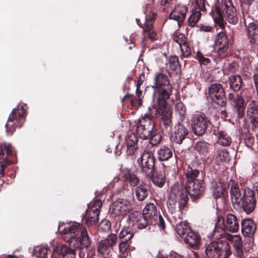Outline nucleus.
Returning a JSON list of instances; mask_svg holds the SVG:
<instances>
[{
    "instance_id": "0e129e2a",
    "label": "nucleus",
    "mask_w": 258,
    "mask_h": 258,
    "mask_svg": "<svg viewBox=\"0 0 258 258\" xmlns=\"http://www.w3.org/2000/svg\"><path fill=\"white\" fill-rule=\"evenodd\" d=\"M86 249L84 248H81L79 250V255L80 258H85L87 257L86 254Z\"/></svg>"
},
{
    "instance_id": "f8f14e48",
    "label": "nucleus",
    "mask_w": 258,
    "mask_h": 258,
    "mask_svg": "<svg viewBox=\"0 0 258 258\" xmlns=\"http://www.w3.org/2000/svg\"><path fill=\"white\" fill-rule=\"evenodd\" d=\"M209 95L212 100L221 106H225L226 103L225 94L222 86L220 84H213L209 89Z\"/></svg>"
},
{
    "instance_id": "c85d7f7f",
    "label": "nucleus",
    "mask_w": 258,
    "mask_h": 258,
    "mask_svg": "<svg viewBox=\"0 0 258 258\" xmlns=\"http://www.w3.org/2000/svg\"><path fill=\"white\" fill-rule=\"evenodd\" d=\"M122 172L123 177L129 182L131 185L136 186L139 184V178L128 168L123 169Z\"/></svg>"
},
{
    "instance_id": "052dcab7",
    "label": "nucleus",
    "mask_w": 258,
    "mask_h": 258,
    "mask_svg": "<svg viewBox=\"0 0 258 258\" xmlns=\"http://www.w3.org/2000/svg\"><path fill=\"white\" fill-rule=\"evenodd\" d=\"M136 93L138 98L143 97V96H142V91L140 89V84H137Z\"/></svg>"
},
{
    "instance_id": "6e6552de",
    "label": "nucleus",
    "mask_w": 258,
    "mask_h": 258,
    "mask_svg": "<svg viewBox=\"0 0 258 258\" xmlns=\"http://www.w3.org/2000/svg\"><path fill=\"white\" fill-rule=\"evenodd\" d=\"M15 154L11 144H0V178L5 175V167L14 162L12 158H15Z\"/></svg>"
},
{
    "instance_id": "a18cd8bd",
    "label": "nucleus",
    "mask_w": 258,
    "mask_h": 258,
    "mask_svg": "<svg viewBox=\"0 0 258 258\" xmlns=\"http://www.w3.org/2000/svg\"><path fill=\"white\" fill-rule=\"evenodd\" d=\"M175 109L176 112L180 116V119L181 120H183L186 113V108L183 103L179 102L176 103Z\"/></svg>"
},
{
    "instance_id": "f257e3e1",
    "label": "nucleus",
    "mask_w": 258,
    "mask_h": 258,
    "mask_svg": "<svg viewBox=\"0 0 258 258\" xmlns=\"http://www.w3.org/2000/svg\"><path fill=\"white\" fill-rule=\"evenodd\" d=\"M154 217H157L156 207L154 203H149L143 209V214L134 211L128 215L127 221L132 226L142 229L148 226L149 219Z\"/></svg>"
},
{
    "instance_id": "7ed1b4c3",
    "label": "nucleus",
    "mask_w": 258,
    "mask_h": 258,
    "mask_svg": "<svg viewBox=\"0 0 258 258\" xmlns=\"http://www.w3.org/2000/svg\"><path fill=\"white\" fill-rule=\"evenodd\" d=\"M205 253L208 258H228L231 250L226 241L214 240L205 245Z\"/></svg>"
},
{
    "instance_id": "c9c22d12",
    "label": "nucleus",
    "mask_w": 258,
    "mask_h": 258,
    "mask_svg": "<svg viewBox=\"0 0 258 258\" xmlns=\"http://www.w3.org/2000/svg\"><path fill=\"white\" fill-rule=\"evenodd\" d=\"M215 159L219 165L227 162L230 160L229 153L225 150H219L215 155Z\"/></svg>"
},
{
    "instance_id": "72a5a7b5",
    "label": "nucleus",
    "mask_w": 258,
    "mask_h": 258,
    "mask_svg": "<svg viewBox=\"0 0 258 258\" xmlns=\"http://www.w3.org/2000/svg\"><path fill=\"white\" fill-rule=\"evenodd\" d=\"M158 158L161 161L167 160L172 156V152L170 148L163 146L157 151Z\"/></svg>"
},
{
    "instance_id": "423d86ee",
    "label": "nucleus",
    "mask_w": 258,
    "mask_h": 258,
    "mask_svg": "<svg viewBox=\"0 0 258 258\" xmlns=\"http://www.w3.org/2000/svg\"><path fill=\"white\" fill-rule=\"evenodd\" d=\"M188 199L187 193L184 188L182 187L180 188L178 185H174L171 187L167 201V205L169 208H171L172 211L175 208L177 201L179 202V208L181 209L185 206Z\"/></svg>"
},
{
    "instance_id": "ddd939ff",
    "label": "nucleus",
    "mask_w": 258,
    "mask_h": 258,
    "mask_svg": "<svg viewBox=\"0 0 258 258\" xmlns=\"http://www.w3.org/2000/svg\"><path fill=\"white\" fill-rule=\"evenodd\" d=\"M132 209L131 203L127 200L118 199L111 207V213L115 216H124Z\"/></svg>"
},
{
    "instance_id": "3c124183",
    "label": "nucleus",
    "mask_w": 258,
    "mask_h": 258,
    "mask_svg": "<svg viewBox=\"0 0 258 258\" xmlns=\"http://www.w3.org/2000/svg\"><path fill=\"white\" fill-rule=\"evenodd\" d=\"M179 46L183 57H188L191 54V49L187 41Z\"/></svg>"
},
{
    "instance_id": "338daca9",
    "label": "nucleus",
    "mask_w": 258,
    "mask_h": 258,
    "mask_svg": "<svg viewBox=\"0 0 258 258\" xmlns=\"http://www.w3.org/2000/svg\"><path fill=\"white\" fill-rule=\"evenodd\" d=\"M212 29V27L209 26H203L201 28V29L205 32H210Z\"/></svg>"
},
{
    "instance_id": "7c9ffc66",
    "label": "nucleus",
    "mask_w": 258,
    "mask_h": 258,
    "mask_svg": "<svg viewBox=\"0 0 258 258\" xmlns=\"http://www.w3.org/2000/svg\"><path fill=\"white\" fill-rule=\"evenodd\" d=\"M175 230L177 234L182 238H183L191 230L186 221L181 222L177 224L175 226Z\"/></svg>"
},
{
    "instance_id": "cd10ccee",
    "label": "nucleus",
    "mask_w": 258,
    "mask_h": 258,
    "mask_svg": "<svg viewBox=\"0 0 258 258\" xmlns=\"http://www.w3.org/2000/svg\"><path fill=\"white\" fill-rule=\"evenodd\" d=\"M119 258H131L130 251V243L127 241H121L119 243Z\"/></svg>"
},
{
    "instance_id": "37998d69",
    "label": "nucleus",
    "mask_w": 258,
    "mask_h": 258,
    "mask_svg": "<svg viewBox=\"0 0 258 258\" xmlns=\"http://www.w3.org/2000/svg\"><path fill=\"white\" fill-rule=\"evenodd\" d=\"M110 249H111L110 247H109L102 240H101L98 242L97 245V251L101 255H105L106 254H108L110 251Z\"/></svg>"
},
{
    "instance_id": "680f3d73",
    "label": "nucleus",
    "mask_w": 258,
    "mask_h": 258,
    "mask_svg": "<svg viewBox=\"0 0 258 258\" xmlns=\"http://www.w3.org/2000/svg\"><path fill=\"white\" fill-rule=\"evenodd\" d=\"M128 232V229H123L119 234V237L120 239H123Z\"/></svg>"
},
{
    "instance_id": "2f4dec72",
    "label": "nucleus",
    "mask_w": 258,
    "mask_h": 258,
    "mask_svg": "<svg viewBox=\"0 0 258 258\" xmlns=\"http://www.w3.org/2000/svg\"><path fill=\"white\" fill-rule=\"evenodd\" d=\"M149 186L146 184H141L137 187L136 190L137 199L140 201L144 200L149 193Z\"/></svg>"
},
{
    "instance_id": "4be33fe9",
    "label": "nucleus",
    "mask_w": 258,
    "mask_h": 258,
    "mask_svg": "<svg viewBox=\"0 0 258 258\" xmlns=\"http://www.w3.org/2000/svg\"><path fill=\"white\" fill-rule=\"evenodd\" d=\"M188 134V130L183 124L178 123L175 126L172 138L175 143L181 144Z\"/></svg>"
},
{
    "instance_id": "5701e85b",
    "label": "nucleus",
    "mask_w": 258,
    "mask_h": 258,
    "mask_svg": "<svg viewBox=\"0 0 258 258\" xmlns=\"http://www.w3.org/2000/svg\"><path fill=\"white\" fill-rule=\"evenodd\" d=\"M247 115L252 125L256 126L258 124V104L255 101L249 102L247 106Z\"/></svg>"
},
{
    "instance_id": "473e14b6",
    "label": "nucleus",
    "mask_w": 258,
    "mask_h": 258,
    "mask_svg": "<svg viewBox=\"0 0 258 258\" xmlns=\"http://www.w3.org/2000/svg\"><path fill=\"white\" fill-rule=\"evenodd\" d=\"M215 134L217 136V143L223 146H228L231 143V138L224 132L218 131Z\"/></svg>"
},
{
    "instance_id": "a878e982",
    "label": "nucleus",
    "mask_w": 258,
    "mask_h": 258,
    "mask_svg": "<svg viewBox=\"0 0 258 258\" xmlns=\"http://www.w3.org/2000/svg\"><path fill=\"white\" fill-rule=\"evenodd\" d=\"M245 26L249 42L251 44L255 43L258 38V27L254 22L249 23L248 25L245 23Z\"/></svg>"
},
{
    "instance_id": "39448f33",
    "label": "nucleus",
    "mask_w": 258,
    "mask_h": 258,
    "mask_svg": "<svg viewBox=\"0 0 258 258\" xmlns=\"http://www.w3.org/2000/svg\"><path fill=\"white\" fill-rule=\"evenodd\" d=\"M239 229V222L236 216L232 214L227 215L225 220L223 218H219L217 222L215 225V230L213 231V235L218 236L216 235L217 232H221L225 230L229 232L234 233L237 232Z\"/></svg>"
},
{
    "instance_id": "79ce46f5",
    "label": "nucleus",
    "mask_w": 258,
    "mask_h": 258,
    "mask_svg": "<svg viewBox=\"0 0 258 258\" xmlns=\"http://www.w3.org/2000/svg\"><path fill=\"white\" fill-rule=\"evenodd\" d=\"M201 13L200 11H193L188 19V24L189 26L194 27L201 18Z\"/></svg>"
},
{
    "instance_id": "2eb2a0df",
    "label": "nucleus",
    "mask_w": 258,
    "mask_h": 258,
    "mask_svg": "<svg viewBox=\"0 0 258 258\" xmlns=\"http://www.w3.org/2000/svg\"><path fill=\"white\" fill-rule=\"evenodd\" d=\"M208 127V120L202 115L197 116L192 121V130L194 133L197 136L204 135Z\"/></svg>"
},
{
    "instance_id": "58836bf2",
    "label": "nucleus",
    "mask_w": 258,
    "mask_h": 258,
    "mask_svg": "<svg viewBox=\"0 0 258 258\" xmlns=\"http://www.w3.org/2000/svg\"><path fill=\"white\" fill-rule=\"evenodd\" d=\"M148 177H151L153 183L159 187H162L165 183V175L162 171L156 172L155 176Z\"/></svg>"
},
{
    "instance_id": "774afa93",
    "label": "nucleus",
    "mask_w": 258,
    "mask_h": 258,
    "mask_svg": "<svg viewBox=\"0 0 258 258\" xmlns=\"http://www.w3.org/2000/svg\"><path fill=\"white\" fill-rule=\"evenodd\" d=\"M254 142L253 138H248L246 140H245V143L247 145V146H249L250 145H252Z\"/></svg>"
},
{
    "instance_id": "ea45409f",
    "label": "nucleus",
    "mask_w": 258,
    "mask_h": 258,
    "mask_svg": "<svg viewBox=\"0 0 258 258\" xmlns=\"http://www.w3.org/2000/svg\"><path fill=\"white\" fill-rule=\"evenodd\" d=\"M195 149L200 154L206 155L209 153V147L207 143L199 141L196 143Z\"/></svg>"
},
{
    "instance_id": "20e7f679",
    "label": "nucleus",
    "mask_w": 258,
    "mask_h": 258,
    "mask_svg": "<svg viewBox=\"0 0 258 258\" xmlns=\"http://www.w3.org/2000/svg\"><path fill=\"white\" fill-rule=\"evenodd\" d=\"M154 89L153 100L156 97V93H158L157 98L169 99L172 91V87L169 83L166 75L160 73L155 77V85L152 86Z\"/></svg>"
},
{
    "instance_id": "864d4df0",
    "label": "nucleus",
    "mask_w": 258,
    "mask_h": 258,
    "mask_svg": "<svg viewBox=\"0 0 258 258\" xmlns=\"http://www.w3.org/2000/svg\"><path fill=\"white\" fill-rule=\"evenodd\" d=\"M58 254L63 256H64L68 254L74 255V250H72L69 245H63L59 250Z\"/></svg>"
},
{
    "instance_id": "9b49d317",
    "label": "nucleus",
    "mask_w": 258,
    "mask_h": 258,
    "mask_svg": "<svg viewBox=\"0 0 258 258\" xmlns=\"http://www.w3.org/2000/svg\"><path fill=\"white\" fill-rule=\"evenodd\" d=\"M242 197L243 199L241 202V205L237 209L243 210L247 214L251 213L256 205V198L254 191L248 188H245Z\"/></svg>"
},
{
    "instance_id": "8fccbe9b",
    "label": "nucleus",
    "mask_w": 258,
    "mask_h": 258,
    "mask_svg": "<svg viewBox=\"0 0 258 258\" xmlns=\"http://www.w3.org/2000/svg\"><path fill=\"white\" fill-rule=\"evenodd\" d=\"M47 248L40 246L36 247L33 251V254L37 257L40 258H46L47 253Z\"/></svg>"
},
{
    "instance_id": "aec40b11",
    "label": "nucleus",
    "mask_w": 258,
    "mask_h": 258,
    "mask_svg": "<svg viewBox=\"0 0 258 258\" xmlns=\"http://www.w3.org/2000/svg\"><path fill=\"white\" fill-rule=\"evenodd\" d=\"M138 138L135 134H128L125 138L126 153L128 155H136L138 153Z\"/></svg>"
},
{
    "instance_id": "c03bdc74",
    "label": "nucleus",
    "mask_w": 258,
    "mask_h": 258,
    "mask_svg": "<svg viewBox=\"0 0 258 258\" xmlns=\"http://www.w3.org/2000/svg\"><path fill=\"white\" fill-rule=\"evenodd\" d=\"M117 236L114 234L109 235L106 238L102 240L109 247L112 249L113 247L116 245L117 241Z\"/></svg>"
},
{
    "instance_id": "f704fd0d",
    "label": "nucleus",
    "mask_w": 258,
    "mask_h": 258,
    "mask_svg": "<svg viewBox=\"0 0 258 258\" xmlns=\"http://www.w3.org/2000/svg\"><path fill=\"white\" fill-rule=\"evenodd\" d=\"M184 173L187 179V182H192L195 181L196 180H198L197 178L200 172L198 169L194 168L190 166H188L185 169Z\"/></svg>"
},
{
    "instance_id": "dca6fc26",
    "label": "nucleus",
    "mask_w": 258,
    "mask_h": 258,
    "mask_svg": "<svg viewBox=\"0 0 258 258\" xmlns=\"http://www.w3.org/2000/svg\"><path fill=\"white\" fill-rule=\"evenodd\" d=\"M231 188L230 190L231 200L234 208L237 209V207L241 205V202L243 198V191L244 189H240L238 184L234 181H230Z\"/></svg>"
},
{
    "instance_id": "c756f323",
    "label": "nucleus",
    "mask_w": 258,
    "mask_h": 258,
    "mask_svg": "<svg viewBox=\"0 0 258 258\" xmlns=\"http://www.w3.org/2000/svg\"><path fill=\"white\" fill-rule=\"evenodd\" d=\"M185 243L191 246H197L200 242V237L191 230L183 238Z\"/></svg>"
},
{
    "instance_id": "bf43d9fd",
    "label": "nucleus",
    "mask_w": 258,
    "mask_h": 258,
    "mask_svg": "<svg viewBox=\"0 0 258 258\" xmlns=\"http://www.w3.org/2000/svg\"><path fill=\"white\" fill-rule=\"evenodd\" d=\"M102 204L101 200L97 199L94 201L93 204V207L92 209H96L97 210H99V209L102 207Z\"/></svg>"
},
{
    "instance_id": "6e6d98bb",
    "label": "nucleus",
    "mask_w": 258,
    "mask_h": 258,
    "mask_svg": "<svg viewBox=\"0 0 258 258\" xmlns=\"http://www.w3.org/2000/svg\"><path fill=\"white\" fill-rule=\"evenodd\" d=\"M153 30V22L152 21H147L144 25V32L147 33Z\"/></svg>"
},
{
    "instance_id": "a19ab883",
    "label": "nucleus",
    "mask_w": 258,
    "mask_h": 258,
    "mask_svg": "<svg viewBox=\"0 0 258 258\" xmlns=\"http://www.w3.org/2000/svg\"><path fill=\"white\" fill-rule=\"evenodd\" d=\"M80 235V237L79 236V240L82 244L86 247H88L91 244V240L85 227L83 228Z\"/></svg>"
},
{
    "instance_id": "e433bc0d",
    "label": "nucleus",
    "mask_w": 258,
    "mask_h": 258,
    "mask_svg": "<svg viewBox=\"0 0 258 258\" xmlns=\"http://www.w3.org/2000/svg\"><path fill=\"white\" fill-rule=\"evenodd\" d=\"M242 79L240 76H232L229 78V85L234 91H238L242 87Z\"/></svg>"
},
{
    "instance_id": "6ab92c4d",
    "label": "nucleus",
    "mask_w": 258,
    "mask_h": 258,
    "mask_svg": "<svg viewBox=\"0 0 258 258\" xmlns=\"http://www.w3.org/2000/svg\"><path fill=\"white\" fill-rule=\"evenodd\" d=\"M229 47V41L227 36L223 32H219L216 36L215 48L220 55L223 54Z\"/></svg>"
},
{
    "instance_id": "393cba45",
    "label": "nucleus",
    "mask_w": 258,
    "mask_h": 258,
    "mask_svg": "<svg viewBox=\"0 0 258 258\" xmlns=\"http://www.w3.org/2000/svg\"><path fill=\"white\" fill-rule=\"evenodd\" d=\"M241 231L245 236L250 237L255 233L256 226L253 220L250 219H245L241 221Z\"/></svg>"
},
{
    "instance_id": "bb28decb",
    "label": "nucleus",
    "mask_w": 258,
    "mask_h": 258,
    "mask_svg": "<svg viewBox=\"0 0 258 258\" xmlns=\"http://www.w3.org/2000/svg\"><path fill=\"white\" fill-rule=\"evenodd\" d=\"M16 117V108H14L6 124V131L10 135H12L16 130V125L15 122H14Z\"/></svg>"
},
{
    "instance_id": "de8ad7c7",
    "label": "nucleus",
    "mask_w": 258,
    "mask_h": 258,
    "mask_svg": "<svg viewBox=\"0 0 258 258\" xmlns=\"http://www.w3.org/2000/svg\"><path fill=\"white\" fill-rule=\"evenodd\" d=\"M71 238L70 240H68L67 241L69 242V246L72 249V250H74V253L75 254V251L76 249L79 248L81 244H82L81 241L79 240V237H70Z\"/></svg>"
},
{
    "instance_id": "a211bd4d",
    "label": "nucleus",
    "mask_w": 258,
    "mask_h": 258,
    "mask_svg": "<svg viewBox=\"0 0 258 258\" xmlns=\"http://www.w3.org/2000/svg\"><path fill=\"white\" fill-rule=\"evenodd\" d=\"M242 92L239 95L236 94L235 97L233 94H229V99L232 101L235 110L236 111L238 116L240 118L243 117L245 110L244 100L242 96Z\"/></svg>"
},
{
    "instance_id": "69168bd1",
    "label": "nucleus",
    "mask_w": 258,
    "mask_h": 258,
    "mask_svg": "<svg viewBox=\"0 0 258 258\" xmlns=\"http://www.w3.org/2000/svg\"><path fill=\"white\" fill-rule=\"evenodd\" d=\"M133 236V234L132 233H131L130 231H128L126 236L124 238V239L122 241L128 242V241L132 238Z\"/></svg>"
},
{
    "instance_id": "0eeeda50",
    "label": "nucleus",
    "mask_w": 258,
    "mask_h": 258,
    "mask_svg": "<svg viewBox=\"0 0 258 258\" xmlns=\"http://www.w3.org/2000/svg\"><path fill=\"white\" fill-rule=\"evenodd\" d=\"M166 99L164 98H157L158 104V114L163 122L165 131L168 134H172V111L170 107L167 105Z\"/></svg>"
},
{
    "instance_id": "9d476101",
    "label": "nucleus",
    "mask_w": 258,
    "mask_h": 258,
    "mask_svg": "<svg viewBox=\"0 0 258 258\" xmlns=\"http://www.w3.org/2000/svg\"><path fill=\"white\" fill-rule=\"evenodd\" d=\"M138 162L140 165L142 172L145 176L153 175L154 170V157L151 152L144 151L141 157L138 158Z\"/></svg>"
},
{
    "instance_id": "5fc2aeb1",
    "label": "nucleus",
    "mask_w": 258,
    "mask_h": 258,
    "mask_svg": "<svg viewBox=\"0 0 258 258\" xmlns=\"http://www.w3.org/2000/svg\"><path fill=\"white\" fill-rule=\"evenodd\" d=\"M197 56L201 63L207 65L210 63V59L209 58L205 57L201 52H197Z\"/></svg>"
},
{
    "instance_id": "e2e57ef3",
    "label": "nucleus",
    "mask_w": 258,
    "mask_h": 258,
    "mask_svg": "<svg viewBox=\"0 0 258 258\" xmlns=\"http://www.w3.org/2000/svg\"><path fill=\"white\" fill-rule=\"evenodd\" d=\"M149 37L152 39L154 40L157 36L156 33L154 31L152 30L147 32Z\"/></svg>"
},
{
    "instance_id": "4d7b16f0",
    "label": "nucleus",
    "mask_w": 258,
    "mask_h": 258,
    "mask_svg": "<svg viewBox=\"0 0 258 258\" xmlns=\"http://www.w3.org/2000/svg\"><path fill=\"white\" fill-rule=\"evenodd\" d=\"M196 2L199 10V11H206L205 0H196Z\"/></svg>"
},
{
    "instance_id": "b1692460",
    "label": "nucleus",
    "mask_w": 258,
    "mask_h": 258,
    "mask_svg": "<svg viewBox=\"0 0 258 258\" xmlns=\"http://www.w3.org/2000/svg\"><path fill=\"white\" fill-rule=\"evenodd\" d=\"M84 227L83 225L74 222L71 225L66 227L61 232L69 237H79L80 233Z\"/></svg>"
},
{
    "instance_id": "603ef678",
    "label": "nucleus",
    "mask_w": 258,
    "mask_h": 258,
    "mask_svg": "<svg viewBox=\"0 0 258 258\" xmlns=\"http://www.w3.org/2000/svg\"><path fill=\"white\" fill-rule=\"evenodd\" d=\"M149 139H150V143L153 146H155L160 143L162 137L160 134H155L153 131Z\"/></svg>"
},
{
    "instance_id": "4468645a",
    "label": "nucleus",
    "mask_w": 258,
    "mask_h": 258,
    "mask_svg": "<svg viewBox=\"0 0 258 258\" xmlns=\"http://www.w3.org/2000/svg\"><path fill=\"white\" fill-rule=\"evenodd\" d=\"M184 189L191 197L195 199L199 198L205 189L204 181L202 180H196L192 182H186Z\"/></svg>"
},
{
    "instance_id": "09e8293b",
    "label": "nucleus",
    "mask_w": 258,
    "mask_h": 258,
    "mask_svg": "<svg viewBox=\"0 0 258 258\" xmlns=\"http://www.w3.org/2000/svg\"><path fill=\"white\" fill-rule=\"evenodd\" d=\"M168 66L171 71L177 70L179 67L177 57L175 56H171L168 60Z\"/></svg>"
},
{
    "instance_id": "13d9d810",
    "label": "nucleus",
    "mask_w": 258,
    "mask_h": 258,
    "mask_svg": "<svg viewBox=\"0 0 258 258\" xmlns=\"http://www.w3.org/2000/svg\"><path fill=\"white\" fill-rule=\"evenodd\" d=\"M17 115L19 117L24 118L26 115V111L23 106L19 107L17 108Z\"/></svg>"
},
{
    "instance_id": "f3484780",
    "label": "nucleus",
    "mask_w": 258,
    "mask_h": 258,
    "mask_svg": "<svg viewBox=\"0 0 258 258\" xmlns=\"http://www.w3.org/2000/svg\"><path fill=\"white\" fill-rule=\"evenodd\" d=\"M225 238L231 242L235 249L236 254L239 258L243 256V242L240 235H232L229 233L225 234Z\"/></svg>"
},
{
    "instance_id": "412c9836",
    "label": "nucleus",
    "mask_w": 258,
    "mask_h": 258,
    "mask_svg": "<svg viewBox=\"0 0 258 258\" xmlns=\"http://www.w3.org/2000/svg\"><path fill=\"white\" fill-rule=\"evenodd\" d=\"M187 11V8L186 6L178 5L169 15V19L177 21L178 26H180L185 18Z\"/></svg>"
},
{
    "instance_id": "1a4fd4ad",
    "label": "nucleus",
    "mask_w": 258,
    "mask_h": 258,
    "mask_svg": "<svg viewBox=\"0 0 258 258\" xmlns=\"http://www.w3.org/2000/svg\"><path fill=\"white\" fill-rule=\"evenodd\" d=\"M153 115L150 112L145 114L139 120L137 131L140 137L144 139L150 138L153 131L154 123L152 121Z\"/></svg>"
},
{
    "instance_id": "4c0bfd02",
    "label": "nucleus",
    "mask_w": 258,
    "mask_h": 258,
    "mask_svg": "<svg viewBox=\"0 0 258 258\" xmlns=\"http://www.w3.org/2000/svg\"><path fill=\"white\" fill-rule=\"evenodd\" d=\"M99 210H97L96 209H92L86 220L87 224L88 225L96 224L99 221Z\"/></svg>"
},
{
    "instance_id": "49530a36",
    "label": "nucleus",
    "mask_w": 258,
    "mask_h": 258,
    "mask_svg": "<svg viewBox=\"0 0 258 258\" xmlns=\"http://www.w3.org/2000/svg\"><path fill=\"white\" fill-rule=\"evenodd\" d=\"M172 38L173 40L179 46L187 41L185 35L178 32H176L173 34Z\"/></svg>"
},
{
    "instance_id": "f03ea898",
    "label": "nucleus",
    "mask_w": 258,
    "mask_h": 258,
    "mask_svg": "<svg viewBox=\"0 0 258 258\" xmlns=\"http://www.w3.org/2000/svg\"><path fill=\"white\" fill-rule=\"evenodd\" d=\"M222 9L223 15L222 14L220 9L216 7L214 14V19L215 23L218 25L221 29L225 27L224 17L231 24H235L238 22L237 13L231 0H222Z\"/></svg>"
}]
</instances>
